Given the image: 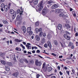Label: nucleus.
<instances>
[{"label":"nucleus","mask_w":78,"mask_h":78,"mask_svg":"<svg viewBox=\"0 0 78 78\" xmlns=\"http://www.w3.org/2000/svg\"><path fill=\"white\" fill-rule=\"evenodd\" d=\"M7 65L8 66H12V64L11 62H8L7 63Z\"/></svg>","instance_id":"obj_19"},{"label":"nucleus","mask_w":78,"mask_h":78,"mask_svg":"<svg viewBox=\"0 0 78 78\" xmlns=\"http://www.w3.org/2000/svg\"><path fill=\"white\" fill-rule=\"evenodd\" d=\"M15 42H21L22 41L17 39H15Z\"/></svg>","instance_id":"obj_30"},{"label":"nucleus","mask_w":78,"mask_h":78,"mask_svg":"<svg viewBox=\"0 0 78 78\" xmlns=\"http://www.w3.org/2000/svg\"><path fill=\"white\" fill-rule=\"evenodd\" d=\"M35 64L37 66H41L42 65V62L41 61H38V60H36L35 62Z\"/></svg>","instance_id":"obj_3"},{"label":"nucleus","mask_w":78,"mask_h":78,"mask_svg":"<svg viewBox=\"0 0 78 78\" xmlns=\"http://www.w3.org/2000/svg\"><path fill=\"white\" fill-rule=\"evenodd\" d=\"M22 13H23V11H20V16H22Z\"/></svg>","instance_id":"obj_49"},{"label":"nucleus","mask_w":78,"mask_h":78,"mask_svg":"<svg viewBox=\"0 0 78 78\" xmlns=\"http://www.w3.org/2000/svg\"><path fill=\"white\" fill-rule=\"evenodd\" d=\"M0 56L2 58L5 59V55H4L3 53L1 54Z\"/></svg>","instance_id":"obj_36"},{"label":"nucleus","mask_w":78,"mask_h":78,"mask_svg":"<svg viewBox=\"0 0 78 78\" xmlns=\"http://www.w3.org/2000/svg\"><path fill=\"white\" fill-rule=\"evenodd\" d=\"M16 19L17 20H18L19 21H20V20H22V17L19 16V15H18L17 16Z\"/></svg>","instance_id":"obj_8"},{"label":"nucleus","mask_w":78,"mask_h":78,"mask_svg":"<svg viewBox=\"0 0 78 78\" xmlns=\"http://www.w3.org/2000/svg\"><path fill=\"white\" fill-rule=\"evenodd\" d=\"M3 8H2L1 9V10L2 11V12H3L4 11V9H3Z\"/></svg>","instance_id":"obj_63"},{"label":"nucleus","mask_w":78,"mask_h":78,"mask_svg":"<svg viewBox=\"0 0 78 78\" xmlns=\"http://www.w3.org/2000/svg\"><path fill=\"white\" fill-rule=\"evenodd\" d=\"M59 73H60V75H63V73H62L61 71L59 72Z\"/></svg>","instance_id":"obj_58"},{"label":"nucleus","mask_w":78,"mask_h":78,"mask_svg":"<svg viewBox=\"0 0 78 78\" xmlns=\"http://www.w3.org/2000/svg\"><path fill=\"white\" fill-rule=\"evenodd\" d=\"M76 59V57L75 56H73V57L71 58L72 61L73 62H74L75 61V60Z\"/></svg>","instance_id":"obj_21"},{"label":"nucleus","mask_w":78,"mask_h":78,"mask_svg":"<svg viewBox=\"0 0 78 78\" xmlns=\"http://www.w3.org/2000/svg\"><path fill=\"white\" fill-rule=\"evenodd\" d=\"M43 71L44 72H46L47 71V68L46 67H44L43 68Z\"/></svg>","instance_id":"obj_40"},{"label":"nucleus","mask_w":78,"mask_h":78,"mask_svg":"<svg viewBox=\"0 0 78 78\" xmlns=\"http://www.w3.org/2000/svg\"><path fill=\"white\" fill-rule=\"evenodd\" d=\"M43 37H45L47 35H46V33H44L43 34Z\"/></svg>","instance_id":"obj_45"},{"label":"nucleus","mask_w":78,"mask_h":78,"mask_svg":"<svg viewBox=\"0 0 78 78\" xmlns=\"http://www.w3.org/2000/svg\"><path fill=\"white\" fill-rule=\"evenodd\" d=\"M35 30L36 33H37L39 32V28H35Z\"/></svg>","instance_id":"obj_37"},{"label":"nucleus","mask_w":78,"mask_h":78,"mask_svg":"<svg viewBox=\"0 0 78 78\" xmlns=\"http://www.w3.org/2000/svg\"><path fill=\"white\" fill-rule=\"evenodd\" d=\"M66 27V29L67 30H69L70 28H71V27L70 25L69 24H65V25Z\"/></svg>","instance_id":"obj_13"},{"label":"nucleus","mask_w":78,"mask_h":78,"mask_svg":"<svg viewBox=\"0 0 78 78\" xmlns=\"http://www.w3.org/2000/svg\"><path fill=\"white\" fill-rule=\"evenodd\" d=\"M38 31L39 32H42V28H39L38 29Z\"/></svg>","instance_id":"obj_50"},{"label":"nucleus","mask_w":78,"mask_h":78,"mask_svg":"<svg viewBox=\"0 0 78 78\" xmlns=\"http://www.w3.org/2000/svg\"><path fill=\"white\" fill-rule=\"evenodd\" d=\"M22 30L23 31L24 33H25L26 32V31L27 29H26V27L24 26H23L21 27Z\"/></svg>","instance_id":"obj_9"},{"label":"nucleus","mask_w":78,"mask_h":78,"mask_svg":"<svg viewBox=\"0 0 78 78\" xmlns=\"http://www.w3.org/2000/svg\"><path fill=\"white\" fill-rule=\"evenodd\" d=\"M15 50L16 51H18L19 50V48L17 47L15 49Z\"/></svg>","instance_id":"obj_60"},{"label":"nucleus","mask_w":78,"mask_h":78,"mask_svg":"<svg viewBox=\"0 0 78 78\" xmlns=\"http://www.w3.org/2000/svg\"><path fill=\"white\" fill-rule=\"evenodd\" d=\"M66 73L68 74V75H70V72L68 70L66 71Z\"/></svg>","instance_id":"obj_41"},{"label":"nucleus","mask_w":78,"mask_h":78,"mask_svg":"<svg viewBox=\"0 0 78 78\" xmlns=\"http://www.w3.org/2000/svg\"><path fill=\"white\" fill-rule=\"evenodd\" d=\"M63 37H64V38L67 40H68V41L70 40V37L69 36L67 35L66 34H64L63 35Z\"/></svg>","instance_id":"obj_5"},{"label":"nucleus","mask_w":78,"mask_h":78,"mask_svg":"<svg viewBox=\"0 0 78 78\" xmlns=\"http://www.w3.org/2000/svg\"><path fill=\"white\" fill-rule=\"evenodd\" d=\"M35 38L37 41H40V37L38 35H36Z\"/></svg>","instance_id":"obj_15"},{"label":"nucleus","mask_w":78,"mask_h":78,"mask_svg":"<svg viewBox=\"0 0 78 78\" xmlns=\"http://www.w3.org/2000/svg\"><path fill=\"white\" fill-rule=\"evenodd\" d=\"M5 70L6 71H9L10 70V68L8 66H5Z\"/></svg>","instance_id":"obj_20"},{"label":"nucleus","mask_w":78,"mask_h":78,"mask_svg":"<svg viewBox=\"0 0 78 78\" xmlns=\"http://www.w3.org/2000/svg\"><path fill=\"white\" fill-rule=\"evenodd\" d=\"M72 72L73 73V74L74 75L75 73V71L74 70V69H72Z\"/></svg>","instance_id":"obj_43"},{"label":"nucleus","mask_w":78,"mask_h":78,"mask_svg":"<svg viewBox=\"0 0 78 78\" xmlns=\"http://www.w3.org/2000/svg\"><path fill=\"white\" fill-rule=\"evenodd\" d=\"M31 37L32 39H33L34 38V36H31Z\"/></svg>","instance_id":"obj_62"},{"label":"nucleus","mask_w":78,"mask_h":78,"mask_svg":"<svg viewBox=\"0 0 78 78\" xmlns=\"http://www.w3.org/2000/svg\"><path fill=\"white\" fill-rule=\"evenodd\" d=\"M53 3V1L51 0H50L48 2V5H50V4H51V3Z\"/></svg>","instance_id":"obj_26"},{"label":"nucleus","mask_w":78,"mask_h":78,"mask_svg":"<svg viewBox=\"0 0 78 78\" xmlns=\"http://www.w3.org/2000/svg\"><path fill=\"white\" fill-rule=\"evenodd\" d=\"M59 17H62V16H64V14L62 13H61L59 15Z\"/></svg>","instance_id":"obj_42"},{"label":"nucleus","mask_w":78,"mask_h":78,"mask_svg":"<svg viewBox=\"0 0 78 78\" xmlns=\"http://www.w3.org/2000/svg\"><path fill=\"white\" fill-rule=\"evenodd\" d=\"M40 76V75L37 74L36 75V78H39V77Z\"/></svg>","instance_id":"obj_47"},{"label":"nucleus","mask_w":78,"mask_h":78,"mask_svg":"<svg viewBox=\"0 0 78 78\" xmlns=\"http://www.w3.org/2000/svg\"><path fill=\"white\" fill-rule=\"evenodd\" d=\"M23 61L24 62H25L27 64H28V60H27V59H24L23 60Z\"/></svg>","instance_id":"obj_39"},{"label":"nucleus","mask_w":78,"mask_h":78,"mask_svg":"<svg viewBox=\"0 0 78 78\" xmlns=\"http://www.w3.org/2000/svg\"><path fill=\"white\" fill-rule=\"evenodd\" d=\"M5 7L4 8V10L5 11H8V5H5Z\"/></svg>","instance_id":"obj_18"},{"label":"nucleus","mask_w":78,"mask_h":78,"mask_svg":"<svg viewBox=\"0 0 78 78\" xmlns=\"http://www.w3.org/2000/svg\"><path fill=\"white\" fill-rule=\"evenodd\" d=\"M28 33H29V36H31L33 34V32L31 31V27H28L27 29Z\"/></svg>","instance_id":"obj_2"},{"label":"nucleus","mask_w":78,"mask_h":78,"mask_svg":"<svg viewBox=\"0 0 78 78\" xmlns=\"http://www.w3.org/2000/svg\"><path fill=\"white\" fill-rule=\"evenodd\" d=\"M65 33H66V34L67 35H68L69 34V35H70V33H69V32L66 31H65Z\"/></svg>","instance_id":"obj_38"},{"label":"nucleus","mask_w":78,"mask_h":78,"mask_svg":"<svg viewBox=\"0 0 78 78\" xmlns=\"http://www.w3.org/2000/svg\"><path fill=\"white\" fill-rule=\"evenodd\" d=\"M57 27L58 30H61V29H62V25L61 24H58Z\"/></svg>","instance_id":"obj_17"},{"label":"nucleus","mask_w":78,"mask_h":78,"mask_svg":"<svg viewBox=\"0 0 78 78\" xmlns=\"http://www.w3.org/2000/svg\"><path fill=\"white\" fill-rule=\"evenodd\" d=\"M19 74V72H18L17 71H16L15 73H14L12 74V75L14 76L17 77Z\"/></svg>","instance_id":"obj_6"},{"label":"nucleus","mask_w":78,"mask_h":78,"mask_svg":"<svg viewBox=\"0 0 78 78\" xmlns=\"http://www.w3.org/2000/svg\"><path fill=\"white\" fill-rule=\"evenodd\" d=\"M47 37L49 39H50L51 37V34H48L47 35Z\"/></svg>","instance_id":"obj_27"},{"label":"nucleus","mask_w":78,"mask_h":78,"mask_svg":"<svg viewBox=\"0 0 78 78\" xmlns=\"http://www.w3.org/2000/svg\"><path fill=\"white\" fill-rule=\"evenodd\" d=\"M44 47L45 48H47V47H48L47 44H44Z\"/></svg>","instance_id":"obj_54"},{"label":"nucleus","mask_w":78,"mask_h":78,"mask_svg":"<svg viewBox=\"0 0 78 78\" xmlns=\"http://www.w3.org/2000/svg\"><path fill=\"white\" fill-rule=\"evenodd\" d=\"M60 43L62 47H64V46H65V44L64 43H62L61 42H60Z\"/></svg>","instance_id":"obj_28"},{"label":"nucleus","mask_w":78,"mask_h":78,"mask_svg":"<svg viewBox=\"0 0 78 78\" xmlns=\"http://www.w3.org/2000/svg\"><path fill=\"white\" fill-rule=\"evenodd\" d=\"M39 21H37L35 23V27H37L39 25Z\"/></svg>","instance_id":"obj_16"},{"label":"nucleus","mask_w":78,"mask_h":78,"mask_svg":"<svg viewBox=\"0 0 78 78\" xmlns=\"http://www.w3.org/2000/svg\"><path fill=\"white\" fill-rule=\"evenodd\" d=\"M1 7L2 8H4L5 7V4L4 3H2L1 5Z\"/></svg>","instance_id":"obj_24"},{"label":"nucleus","mask_w":78,"mask_h":78,"mask_svg":"<svg viewBox=\"0 0 78 78\" xmlns=\"http://www.w3.org/2000/svg\"><path fill=\"white\" fill-rule=\"evenodd\" d=\"M3 22L4 24H8V22L6 20H4L3 21Z\"/></svg>","instance_id":"obj_31"},{"label":"nucleus","mask_w":78,"mask_h":78,"mask_svg":"<svg viewBox=\"0 0 78 78\" xmlns=\"http://www.w3.org/2000/svg\"><path fill=\"white\" fill-rule=\"evenodd\" d=\"M53 43L55 45H56V46H57V45H58V42L56 40H55L54 41Z\"/></svg>","instance_id":"obj_14"},{"label":"nucleus","mask_w":78,"mask_h":78,"mask_svg":"<svg viewBox=\"0 0 78 78\" xmlns=\"http://www.w3.org/2000/svg\"><path fill=\"white\" fill-rule=\"evenodd\" d=\"M26 47H27V49L28 50H29V49H31V46H29V45H28L27 44L26 45Z\"/></svg>","instance_id":"obj_33"},{"label":"nucleus","mask_w":78,"mask_h":78,"mask_svg":"<svg viewBox=\"0 0 78 78\" xmlns=\"http://www.w3.org/2000/svg\"><path fill=\"white\" fill-rule=\"evenodd\" d=\"M12 18L13 19H14L16 16V13H15V14H12Z\"/></svg>","instance_id":"obj_25"},{"label":"nucleus","mask_w":78,"mask_h":78,"mask_svg":"<svg viewBox=\"0 0 78 78\" xmlns=\"http://www.w3.org/2000/svg\"><path fill=\"white\" fill-rule=\"evenodd\" d=\"M44 52H43V53H45V54H46V55H48V53L45 52V50H44Z\"/></svg>","instance_id":"obj_55"},{"label":"nucleus","mask_w":78,"mask_h":78,"mask_svg":"<svg viewBox=\"0 0 78 78\" xmlns=\"http://www.w3.org/2000/svg\"><path fill=\"white\" fill-rule=\"evenodd\" d=\"M51 78H56V76H51Z\"/></svg>","instance_id":"obj_59"},{"label":"nucleus","mask_w":78,"mask_h":78,"mask_svg":"<svg viewBox=\"0 0 78 78\" xmlns=\"http://www.w3.org/2000/svg\"><path fill=\"white\" fill-rule=\"evenodd\" d=\"M43 35V33L42 32H40L39 34V36L40 37H42Z\"/></svg>","instance_id":"obj_34"},{"label":"nucleus","mask_w":78,"mask_h":78,"mask_svg":"<svg viewBox=\"0 0 78 78\" xmlns=\"http://www.w3.org/2000/svg\"><path fill=\"white\" fill-rule=\"evenodd\" d=\"M45 39H43L41 40V44H44V43H45Z\"/></svg>","instance_id":"obj_23"},{"label":"nucleus","mask_w":78,"mask_h":78,"mask_svg":"<svg viewBox=\"0 0 78 78\" xmlns=\"http://www.w3.org/2000/svg\"><path fill=\"white\" fill-rule=\"evenodd\" d=\"M51 54L52 55H53V56H56V54L54 53H52Z\"/></svg>","instance_id":"obj_52"},{"label":"nucleus","mask_w":78,"mask_h":78,"mask_svg":"<svg viewBox=\"0 0 78 78\" xmlns=\"http://www.w3.org/2000/svg\"><path fill=\"white\" fill-rule=\"evenodd\" d=\"M58 8V5L56 4H54L51 7V9H55Z\"/></svg>","instance_id":"obj_10"},{"label":"nucleus","mask_w":78,"mask_h":78,"mask_svg":"<svg viewBox=\"0 0 78 78\" xmlns=\"http://www.w3.org/2000/svg\"><path fill=\"white\" fill-rule=\"evenodd\" d=\"M45 63H44L43 64L42 69H44V68L45 67Z\"/></svg>","instance_id":"obj_46"},{"label":"nucleus","mask_w":78,"mask_h":78,"mask_svg":"<svg viewBox=\"0 0 78 78\" xmlns=\"http://www.w3.org/2000/svg\"><path fill=\"white\" fill-rule=\"evenodd\" d=\"M69 47H71L72 46V43L71 42H69Z\"/></svg>","instance_id":"obj_48"},{"label":"nucleus","mask_w":78,"mask_h":78,"mask_svg":"<svg viewBox=\"0 0 78 78\" xmlns=\"http://www.w3.org/2000/svg\"><path fill=\"white\" fill-rule=\"evenodd\" d=\"M9 12L11 14H16V11H14V10L12 9H10L9 11Z\"/></svg>","instance_id":"obj_7"},{"label":"nucleus","mask_w":78,"mask_h":78,"mask_svg":"<svg viewBox=\"0 0 78 78\" xmlns=\"http://www.w3.org/2000/svg\"><path fill=\"white\" fill-rule=\"evenodd\" d=\"M38 0H34V3L35 5H36L38 3Z\"/></svg>","instance_id":"obj_22"},{"label":"nucleus","mask_w":78,"mask_h":78,"mask_svg":"<svg viewBox=\"0 0 78 78\" xmlns=\"http://www.w3.org/2000/svg\"><path fill=\"white\" fill-rule=\"evenodd\" d=\"M48 12V10L45 9H44L42 10V14H43V16H45V14H46Z\"/></svg>","instance_id":"obj_4"},{"label":"nucleus","mask_w":78,"mask_h":78,"mask_svg":"<svg viewBox=\"0 0 78 78\" xmlns=\"http://www.w3.org/2000/svg\"><path fill=\"white\" fill-rule=\"evenodd\" d=\"M44 3L43 1H42L41 2L38 4V11H41V10L43 8V7L42 6V4Z\"/></svg>","instance_id":"obj_1"},{"label":"nucleus","mask_w":78,"mask_h":78,"mask_svg":"<svg viewBox=\"0 0 78 78\" xmlns=\"http://www.w3.org/2000/svg\"><path fill=\"white\" fill-rule=\"evenodd\" d=\"M30 63L31 64H34V60L33 59L32 60H31L30 61Z\"/></svg>","instance_id":"obj_29"},{"label":"nucleus","mask_w":78,"mask_h":78,"mask_svg":"<svg viewBox=\"0 0 78 78\" xmlns=\"http://www.w3.org/2000/svg\"><path fill=\"white\" fill-rule=\"evenodd\" d=\"M72 14L73 15V16H74V17H76V13L75 12V11H72Z\"/></svg>","instance_id":"obj_32"},{"label":"nucleus","mask_w":78,"mask_h":78,"mask_svg":"<svg viewBox=\"0 0 78 78\" xmlns=\"http://www.w3.org/2000/svg\"><path fill=\"white\" fill-rule=\"evenodd\" d=\"M20 9H18L17 10V12L18 14H19V13H20Z\"/></svg>","instance_id":"obj_44"},{"label":"nucleus","mask_w":78,"mask_h":78,"mask_svg":"<svg viewBox=\"0 0 78 78\" xmlns=\"http://www.w3.org/2000/svg\"><path fill=\"white\" fill-rule=\"evenodd\" d=\"M75 36H76V37L78 36V32L76 33V34H75Z\"/></svg>","instance_id":"obj_57"},{"label":"nucleus","mask_w":78,"mask_h":78,"mask_svg":"<svg viewBox=\"0 0 78 78\" xmlns=\"http://www.w3.org/2000/svg\"><path fill=\"white\" fill-rule=\"evenodd\" d=\"M1 62L2 64H4V65L6 64V62L4 60H1Z\"/></svg>","instance_id":"obj_35"},{"label":"nucleus","mask_w":78,"mask_h":78,"mask_svg":"<svg viewBox=\"0 0 78 78\" xmlns=\"http://www.w3.org/2000/svg\"><path fill=\"white\" fill-rule=\"evenodd\" d=\"M5 2V0H0V2L1 3H3Z\"/></svg>","instance_id":"obj_56"},{"label":"nucleus","mask_w":78,"mask_h":78,"mask_svg":"<svg viewBox=\"0 0 78 78\" xmlns=\"http://www.w3.org/2000/svg\"><path fill=\"white\" fill-rule=\"evenodd\" d=\"M52 70H53V68L51 67H49L47 68V70L48 72H51Z\"/></svg>","instance_id":"obj_12"},{"label":"nucleus","mask_w":78,"mask_h":78,"mask_svg":"<svg viewBox=\"0 0 78 78\" xmlns=\"http://www.w3.org/2000/svg\"><path fill=\"white\" fill-rule=\"evenodd\" d=\"M41 52V51H40V50H37L36 51V53H39Z\"/></svg>","instance_id":"obj_51"},{"label":"nucleus","mask_w":78,"mask_h":78,"mask_svg":"<svg viewBox=\"0 0 78 78\" xmlns=\"http://www.w3.org/2000/svg\"><path fill=\"white\" fill-rule=\"evenodd\" d=\"M78 42L76 41V46H78Z\"/></svg>","instance_id":"obj_64"},{"label":"nucleus","mask_w":78,"mask_h":78,"mask_svg":"<svg viewBox=\"0 0 78 78\" xmlns=\"http://www.w3.org/2000/svg\"><path fill=\"white\" fill-rule=\"evenodd\" d=\"M13 59L14 61H15V62L17 61V60H16V58L15 57H13Z\"/></svg>","instance_id":"obj_53"},{"label":"nucleus","mask_w":78,"mask_h":78,"mask_svg":"<svg viewBox=\"0 0 78 78\" xmlns=\"http://www.w3.org/2000/svg\"><path fill=\"white\" fill-rule=\"evenodd\" d=\"M47 43L48 44V47H49L50 48H51V44L50 41H48Z\"/></svg>","instance_id":"obj_11"},{"label":"nucleus","mask_w":78,"mask_h":78,"mask_svg":"<svg viewBox=\"0 0 78 78\" xmlns=\"http://www.w3.org/2000/svg\"><path fill=\"white\" fill-rule=\"evenodd\" d=\"M62 57H63V56L62 55L59 56V58H62Z\"/></svg>","instance_id":"obj_61"}]
</instances>
